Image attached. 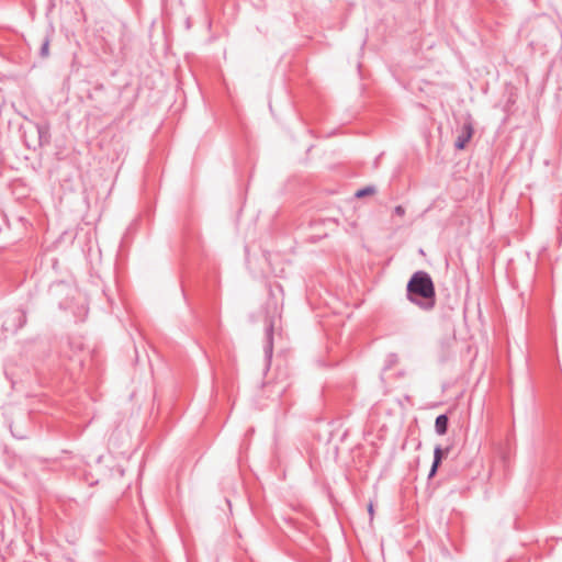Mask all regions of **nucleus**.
Listing matches in <instances>:
<instances>
[{
  "label": "nucleus",
  "mask_w": 562,
  "mask_h": 562,
  "mask_svg": "<svg viewBox=\"0 0 562 562\" xmlns=\"http://www.w3.org/2000/svg\"><path fill=\"white\" fill-rule=\"evenodd\" d=\"M407 291L409 294L419 295L424 299H434L435 288L430 277L424 272L418 271L413 274L408 284Z\"/></svg>",
  "instance_id": "nucleus-1"
},
{
  "label": "nucleus",
  "mask_w": 562,
  "mask_h": 562,
  "mask_svg": "<svg viewBox=\"0 0 562 562\" xmlns=\"http://www.w3.org/2000/svg\"><path fill=\"white\" fill-rule=\"evenodd\" d=\"M474 133L473 126L471 123H467L463 125L461 134L458 136L456 140V147L459 150L465 148L467 144L470 142Z\"/></svg>",
  "instance_id": "nucleus-2"
},
{
  "label": "nucleus",
  "mask_w": 562,
  "mask_h": 562,
  "mask_svg": "<svg viewBox=\"0 0 562 562\" xmlns=\"http://www.w3.org/2000/svg\"><path fill=\"white\" fill-rule=\"evenodd\" d=\"M449 452V449L442 450L440 447H436L434 451V463L429 473V476L435 475L439 464L441 463L443 457H446Z\"/></svg>",
  "instance_id": "nucleus-3"
},
{
  "label": "nucleus",
  "mask_w": 562,
  "mask_h": 562,
  "mask_svg": "<svg viewBox=\"0 0 562 562\" xmlns=\"http://www.w3.org/2000/svg\"><path fill=\"white\" fill-rule=\"evenodd\" d=\"M435 428L439 435H445L448 429V417L446 415H439L436 418Z\"/></svg>",
  "instance_id": "nucleus-4"
},
{
  "label": "nucleus",
  "mask_w": 562,
  "mask_h": 562,
  "mask_svg": "<svg viewBox=\"0 0 562 562\" xmlns=\"http://www.w3.org/2000/svg\"><path fill=\"white\" fill-rule=\"evenodd\" d=\"M373 193H374V189L373 188H364V189L358 190L356 192V196L357 198H363L366 195L373 194Z\"/></svg>",
  "instance_id": "nucleus-5"
},
{
  "label": "nucleus",
  "mask_w": 562,
  "mask_h": 562,
  "mask_svg": "<svg viewBox=\"0 0 562 562\" xmlns=\"http://www.w3.org/2000/svg\"><path fill=\"white\" fill-rule=\"evenodd\" d=\"M394 213H395L397 216L402 217V216H404V214H405V209H404L403 206L398 205V206H396V207L394 209Z\"/></svg>",
  "instance_id": "nucleus-6"
},
{
  "label": "nucleus",
  "mask_w": 562,
  "mask_h": 562,
  "mask_svg": "<svg viewBox=\"0 0 562 562\" xmlns=\"http://www.w3.org/2000/svg\"><path fill=\"white\" fill-rule=\"evenodd\" d=\"M368 512H369V515H370V519L373 520V517H374V507H373V504L372 503H369L368 505Z\"/></svg>",
  "instance_id": "nucleus-7"
}]
</instances>
